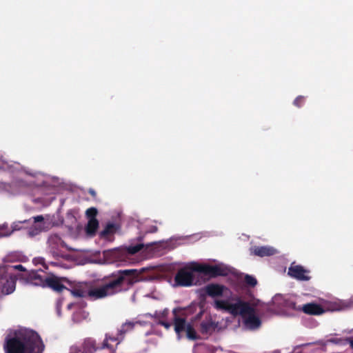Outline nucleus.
<instances>
[{"label": "nucleus", "mask_w": 353, "mask_h": 353, "mask_svg": "<svg viewBox=\"0 0 353 353\" xmlns=\"http://www.w3.org/2000/svg\"><path fill=\"white\" fill-rule=\"evenodd\" d=\"M12 268L14 270H19V271L23 272V274H25L26 272H29L28 271H26V268L22 265H20V264L19 265H13V266H12Z\"/></svg>", "instance_id": "obj_33"}, {"label": "nucleus", "mask_w": 353, "mask_h": 353, "mask_svg": "<svg viewBox=\"0 0 353 353\" xmlns=\"http://www.w3.org/2000/svg\"><path fill=\"white\" fill-rule=\"evenodd\" d=\"M193 270L201 272L212 277L218 276H226L228 274V270L226 268L220 265H199L196 264L193 268Z\"/></svg>", "instance_id": "obj_6"}, {"label": "nucleus", "mask_w": 353, "mask_h": 353, "mask_svg": "<svg viewBox=\"0 0 353 353\" xmlns=\"http://www.w3.org/2000/svg\"><path fill=\"white\" fill-rule=\"evenodd\" d=\"M157 323L163 326L166 329H169L171 327V323L161 319H159Z\"/></svg>", "instance_id": "obj_31"}, {"label": "nucleus", "mask_w": 353, "mask_h": 353, "mask_svg": "<svg viewBox=\"0 0 353 353\" xmlns=\"http://www.w3.org/2000/svg\"><path fill=\"white\" fill-rule=\"evenodd\" d=\"M108 348L110 350H113L112 346L108 343V335L105 336V339L103 342L102 346L101 349Z\"/></svg>", "instance_id": "obj_29"}, {"label": "nucleus", "mask_w": 353, "mask_h": 353, "mask_svg": "<svg viewBox=\"0 0 353 353\" xmlns=\"http://www.w3.org/2000/svg\"><path fill=\"white\" fill-rule=\"evenodd\" d=\"M200 326L201 333L207 334L214 331L216 327V324L210 317L208 319H205V321H202Z\"/></svg>", "instance_id": "obj_16"}, {"label": "nucleus", "mask_w": 353, "mask_h": 353, "mask_svg": "<svg viewBox=\"0 0 353 353\" xmlns=\"http://www.w3.org/2000/svg\"><path fill=\"white\" fill-rule=\"evenodd\" d=\"M71 294L76 297H88V290L81 287L74 288L70 290Z\"/></svg>", "instance_id": "obj_22"}, {"label": "nucleus", "mask_w": 353, "mask_h": 353, "mask_svg": "<svg viewBox=\"0 0 353 353\" xmlns=\"http://www.w3.org/2000/svg\"><path fill=\"white\" fill-rule=\"evenodd\" d=\"M3 347L6 353H43L45 346L39 334L29 330L7 337Z\"/></svg>", "instance_id": "obj_2"}, {"label": "nucleus", "mask_w": 353, "mask_h": 353, "mask_svg": "<svg viewBox=\"0 0 353 353\" xmlns=\"http://www.w3.org/2000/svg\"><path fill=\"white\" fill-rule=\"evenodd\" d=\"M48 243L52 250H57L60 246H63V241L57 234H53L49 237Z\"/></svg>", "instance_id": "obj_18"}, {"label": "nucleus", "mask_w": 353, "mask_h": 353, "mask_svg": "<svg viewBox=\"0 0 353 353\" xmlns=\"http://www.w3.org/2000/svg\"><path fill=\"white\" fill-rule=\"evenodd\" d=\"M203 314V311L201 310L196 316V319H201V316Z\"/></svg>", "instance_id": "obj_37"}, {"label": "nucleus", "mask_w": 353, "mask_h": 353, "mask_svg": "<svg viewBox=\"0 0 353 353\" xmlns=\"http://www.w3.org/2000/svg\"><path fill=\"white\" fill-rule=\"evenodd\" d=\"M196 265L194 264L191 267H185L179 270L174 276L175 285L177 286L188 287L193 285L194 283V274L196 272L192 270V268Z\"/></svg>", "instance_id": "obj_4"}, {"label": "nucleus", "mask_w": 353, "mask_h": 353, "mask_svg": "<svg viewBox=\"0 0 353 353\" xmlns=\"http://www.w3.org/2000/svg\"><path fill=\"white\" fill-rule=\"evenodd\" d=\"M309 272V270L300 265H291L288 268V274L290 276L296 280L307 281L310 279V276L307 275Z\"/></svg>", "instance_id": "obj_8"}, {"label": "nucleus", "mask_w": 353, "mask_h": 353, "mask_svg": "<svg viewBox=\"0 0 353 353\" xmlns=\"http://www.w3.org/2000/svg\"><path fill=\"white\" fill-rule=\"evenodd\" d=\"M343 341H345V339H337V338H332L328 340L329 342L335 343V344H343Z\"/></svg>", "instance_id": "obj_32"}, {"label": "nucleus", "mask_w": 353, "mask_h": 353, "mask_svg": "<svg viewBox=\"0 0 353 353\" xmlns=\"http://www.w3.org/2000/svg\"><path fill=\"white\" fill-rule=\"evenodd\" d=\"M232 303H229L228 301L216 300L214 301V306L217 310H223L230 314V306Z\"/></svg>", "instance_id": "obj_21"}, {"label": "nucleus", "mask_w": 353, "mask_h": 353, "mask_svg": "<svg viewBox=\"0 0 353 353\" xmlns=\"http://www.w3.org/2000/svg\"><path fill=\"white\" fill-rule=\"evenodd\" d=\"M244 281L246 283V285L251 287H254L257 284L256 279L254 276L249 274H246L245 276Z\"/></svg>", "instance_id": "obj_26"}, {"label": "nucleus", "mask_w": 353, "mask_h": 353, "mask_svg": "<svg viewBox=\"0 0 353 353\" xmlns=\"http://www.w3.org/2000/svg\"><path fill=\"white\" fill-rule=\"evenodd\" d=\"M17 278L13 275L0 276V293L3 295L12 294L16 288Z\"/></svg>", "instance_id": "obj_7"}, {"label": "nucleus", "mask_w": 353, "mask_h": 353, "mask_svg": "<svg viewBox=\"0 0 353 353\" xmlns=\"http://www.w3.org/2000/svg\"><path fill=\"white\" fill-rule=\"evenodd\" d=\"M49 287L57 292H61L68 288L61 283L59 279L54 275L46 276L45 287Z\"/></svg>", "instance_id": "obj_10"}, {"label": "nucleus", "mask_w": 353, "mask_h": 353, "mask_svg": "<svg viewBox=\"0 0 353 353\" xmlns=\"http://www.w3.org/2000/svg\"><path fill=\"white\" fill-rule=\"evenodd\" d=\"M145 268L119 270L105 276L102 283L88 290V298L94 301L127 291L134 283L141 280Z\"/></svg>", "instance_id": "obj_1"}, {"label": "nucleus", "mask_w": 353, "mask_h": 353, "mask_svg": "<svg viewBox=\"0 0 353 353\" xmlns=\"http://www.w3.org/2000/svg\"><path fill=\"white\" fill-rule=\"evenodd\" d=\"M145 247V244L142 243H137L135 245H129L127 247V252L130 254H134L139 252L141 250H142Z\"/></svg>", "instance_id": "obj_24"}, {"label": "nucleus", "mask_w": 353, "mask_h": 353, "mask_svg": "<svg viewBox=\"0 0 353 353\" xmlns=\"http://www.w3.org/2000/svg\"><path fill=\"white\" fill-rule=\"evenodd\" d=\"M121 340H123V339H121L119 342H117V344H119V342H120Z\"/></svg>", "instance_id": "obj_41"}, {"label": "nucleus", "mask_w": 353, "mask_h": 353, "mask_svg": "<svg viewBox=\"0 0 353 353\" xmlns=\"http://www.w3.org/2000/svg\"><path fill=\"white\" fill-rule=\"evenodd\" d=\"M21 278L24 279L27 283L34 285H40L45 287L46 276L41 275L38 271H30L20 275Z\"/></svg>", "instance_id": "obj_9"}, {"label": "nucleus", "mask_w": 353, "mask_h": 353, "mask_svg": "<svg viewBox=\"0 0 353 353\" xmlns=\"http://www.w3.org/2000/svg\"><path fill=\"white\" fill-rule=\"evenodd\" d=\"M299 311H302L305 314L309 315H320L325 312L321 305L314 303H309L303 305L301 307Z\"/></svg>", "instance_id": "obj_11"}, {"label": "nucleus", "mask_w": 353, "mask_h": 353, "mask_svg": "<svg viewBox=\"0 0 353 353\" xmlns=\"http://www.w3.org/2000/svg\"><path fill=\"white\" fill-rule=\"evenodd\" d=\"M99 347H97L96 341L92 339H87L83 344L82 353H94Z\"/></svg>", "instance_id": "obj_17"}, {"label": "nucleus", "mask_w": 353, "mask_h": 353, "mask_svg": "<svg viewBox=\"0 0 353 353\" xmlns=\"http://www.w3.org/2000/svg\"><path fill=\"white\" fill-rule=\"evenodd\" d=\"M108 341H116L118 340V339L116 337L108 336Z\"/></svg>", "instance_id": "obj_38"}, {"label": "nucleus", "mask_w": 353, "mask_h": 353, "mask_svg": "<svg viewBox=\"0 0 353 353\" xmlns=\"http://www.w3.org/2000/svg\"><path fill=\"white\" fill-rule=\"evenodd\" d=\"M253 253L261 257L270 256L275 254L276 250L270 246H256L253 248Z\"/></svg>", "instance_id": "obj_14"}, {"label": "nucleus", "mask_w": 353, "mask_h": 353, "mask_svg": "<svg viewBox=\"0 0 353 353\" xmlns=\"http://www.w3.org/2000/svg\"><path fill=\"white\" fill-rule=\"evenodd\" d=\"M33 219H34V223L42 222L44 220L43 216H41V215L34 216Z\"/></svg>", "instance_id": "obj_34"}, {"label": "nucleus", "mask_w": 353, "mask_h": 353, "mask_svg": "<svg viewBox=\"0 0 353 353\" xmlns=\"http://www.w3.org/2000/svg\"><path fill=\"white\" fill-rule=\"evenodd\" d=\"M347 343H348L352 348H353V338L349 337L345 339Z\"/></svg>", "instance_id": "obj_35"}, {"label": "nucleus", "mask_w": 353, "mask_h": 353, "mask_svg": "<svg viewBox=\"0 0 353 353\" xmlns=\"http://www.w3.org/2000/svg\"><path fill=\"white\" fill-rule=\"evenodd\" d=\"M186 334L188 339L192 340H196L198 339V336L194 328L190 324L186 327Z\"/></svg>", "instance_id": "obj_25"}, {"label": "nucleus", "mask_w": 353, "mask_h": 353, "mask_svg": "<svg viewBox=\"0 0 353 353\" xmlns=\"http://www.w3.org/2000/svg\"><path fill=\"white\" fill-rule=\"evenodd\" d=\"M50 264L54 265V266L56 265V263H54V262H51Z\"/></svg>", "instance_id": "obj_40"}, {"label": "nucleus", "mask_w": 353, "mask_h": 353, "mask_svg": "<svg viewBox=\"0 0 353 353\" xmlns=\"http://www.w3.org/2000/svg\"><path fill=\"white\" fill-rule=\"evenodd\" d=\"M97 210L95 208H90L86 210V215L89 219H96Z\"/></svg>", "instance_id": "obj_27"}, {"label": "nucleus", "mask_w": 353, "mask_h": 353, "mask_svg": "<svg viewBox=\"0 0 353 353\" xmlns=\"http://www.w3.org/2000/svg\"><path fill=\"white\" fill-rule=\"evenodd\" d=\"M41 263H42V264H43V265L44 267H46V266H45V265H44V259H41Z\"/></svg>", "instance_id": "obj_39"}, {"label": "nucleus", "mask_w": 353, "mask_h": 353, "mask_svg": "<svg viewBox=\"0 0 353 353\" xmlns=\"http://www.w3.org/2000/svg\"><path fill=\"white\" fill-rule=\"evenodd\" d=\"M243 320L246 327L252 330L259 328L261 324L260 319L255 315V313L249 314Z\"/></svg>", "instance_id": "obj_15"}, {"label": "nucleus", "mask_w": 353, "mask_h": 353, "mask_svg": "<svg viewBox=\"0 0 353 353\" xmlns=\"http://www.w3.org/2000/svg\"><path fill=\"white\" fill-rule=\"evenodd\" d=\"M169 314V310L168 309H164L162 312H161V314H155V316L157 319H160V318H165L168 316V314Z\"/></svg>", "instance_id": "obj_30"}, {"label": "nucleus", "mask_w": 353, "mask_h": 353, "mask_svg": "<svg viewBox=\"0 0 353 353\" xmlns=\"http://www.w3.org/2000/svg\"><path fill=\"white\" fill-rule=\"evenodd\" d=\"M305 103V97L303 96H298L294 101L293 104L298 107L301 108Z\"/></svg>", "instance_id": "obj_28"}, {"label": "nucleus", "mask_w": 353, "mask_h": 353, "mask_svg": "<svg viewBox=\"0 0 353 353\" xmlns=\"http://www.w3.org/2000/svg\"><path fill=\"white\" fill-rule=\"evenodd\" d=\"M115 232V225L114 223H108L105 228L101 232L100 236L101 237H107L108 235L113 234Z\"/></svg>", "instance_id": "obj_23"}, {"label": "nucleus", "mask_w": 353, "mask_h": 353, "mask_svg": "<svg viewBox=\"0 0 353 353\" xmlns=\"http://www.w3.org/2000/svg\"><path fill=\"white\" fill-rule=\"evenodd\" d=\"M135 325V323L132 321H126L125 323H123L121 328L118 331V335L122 336V339L124 337V335L132 331Z\"/></svg>", "instance_id": "obj_20"}, {"label": "nucleus", "mask_w": 353, "mask_h": 353, "mask_svg": "<svg viewBox=\"0 0 353 353\" xmlns=\"http://www.w3.org/2000/svg\"><path fill=\"white\" fill-rule=\"evenodd\" d=\"M99 227V221L97 219H89L85 227L86 233L93 236L95 234Z\"/></svg>", "instance_id": "obj_19"}, {"label": "nucleus", "mask_w": 353, "mask_h": 353, "mask_svg": "<svg viewBox=\"0 0 353 353\" xmlns=\"http://www.w3.org/2000/svg\"><path fill=\"white\" fill-rule=\"evenodd\" d=\"M225 290V286L219 285V284H208L205 287V293L211 296H221L223 295V291Z\"/></svg>", "instance_id": "obj_12"}, {"label": "nucleus", "mask_w": 353, "mask_h": 353, "mask_svg": "<svg viewBox=\"0 0 353 353\" xmlns=\"http://www.w3.org/2000/svg\"><path fill=\"white\" fill-rule=\"evenodd\" d=\"M179 310H181L180 308H174L173 310V314L174 315V330L176 334H180L181 332L185 331L188 325H186V321L185 319L180 318L177 316L178 311Z\"/></svg>", "instance_id": "obj_13"}, {"label": "nucleus", "mask_w": 353, "mask_h": 353, "mask_svg": "<svg viewBox=\"0 0 353 353\" xmlns=\"http://www.w3.org/2000/svg\"><path fill=\"white\" fill-rule=\"evenodd\" d=\"M88 193L93 197L95 198L97 196V192L94 190L90 188L88 190Z\"/></svg>", "instance_id": "obj_36"}, {"label": "nucleus", "mask_w": 353, "mask_h": 353, "mask_svg": "<svg viewBox=\"0 0 353 353\" xmlns=\"http://www.w3.org/2000/svg\"><path fill=\"white\" fill-rule=\"evenodd\" d=\"M273 305L281 312L287 310L299 311L301 306H297L294 297L282 294H276L272 300Z\"/></svg>", "instance_id": "obj_3"}, {"label": "nucleus", "mask_w": 353, "mask_h": 353, "mask_svg": "<svg viewBox=\"0 0 353 353\" xmlns=\"http://www.w3.org/2000/svg\"><path fill=\"white\" fill-rule=\"evenodd\" d=\"M236 303L230 306V314L233 316L240 315L243 319L245 318L250 313H255L254 307L250 303L241 300V298L235 299Z\"/></svg>", "instance_id": "obj_5"}]
</instances>
